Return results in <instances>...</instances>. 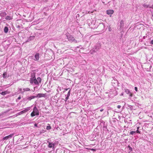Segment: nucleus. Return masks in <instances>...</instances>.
<instances>
[{
  "mask_svg": "<svg viewBox=\"0 0 153 153\" xmlns=\"http://www.w3.org/2000/svg\"><path fill=\"white\" fill-rule=\"evenodd\" d=\"M33 78H31L30 79V82L31 84H32L33 83Z\"/></svg>",
  "mask_w": 153,
  "mask_h": 153,
  "instance_id": "nucleus-19",
  "label": "nucleus"
},
{
  "mask_svg": "<svg viewBox=\"0 0 153 153\" xmlns=\"http://www.w3.org/2000/svg\"><path fill=\"white\" fill-rule=\"evenodd\" d=\"M71 90H70L68 93L67 96H70V95Z\"/></svg>",
  "mask_w": 153,
  "mask_h": 153,
  "instance_id": "nucleus-22",
  "label": "nucleus"
},
{
  "mask_svg": "<svg viewBox=\"0 0 153 153\" xmlns=\"http://www.w3.org/2000/svg\"><path fill=\"white\" fill-rule=\"evenodd\" d=\"M67 38L69 41H74L75 40L74 38L71 35L67 36Z\"/></svg>",
  "mask_w": 153,
  "mask_h": 153,
  "instance_id": "nucleus-5",
  "label": "nucleus"
},
{
  "mask_svg": "<svg viewBox=\"0 0 153 153\" xmlns=\"http://www.w3.org/2000/svg\"><path fill=\"white\" fill-rule=\"evenodd\" d=\"M125 91L127 93V94H129L130 93L129 90L128 89H125Z\"/></svg>",
  "mask_w": 153,
  "mask_h": 153,
  "instance_id": "nucleus-18",
  "label": "nucleus"
},
{
  "mask_svg": "<svg viewBox=\"0 0 153 153\" xmlns=\"http://www.w3.org/2000/svg\"><path fill=\"white\" fill-rule=\"evenodd\" d=\"M91 150L92 151H95V149H91Z\"/></svg>",
  "mask_w": 153,
  "mask_h": 153,
  "instance_id": "nucleus-33",
  "label": "nucleus"
},
{
  "mask_svg": "<svg viewBox=\"0 0 153 153\" xmlns=\"http://www.w3.org/2000/svg\"><path fill=\"white\" fill-rule=\"evenodd\" d=\"M46 128L47 130H50L51 129V127L50 126H48Z\"/></svg>",
  "mask_w": 153,
  "mask_h": 153,
  "instance_id": "nucleus-21",
  "label": "nucleus"
},
{
  "mask_svg": "<svg viewBox=\"0 0 153 153\" xmlns=\"http://www.w3.org/2000/svg\"><path fill=\"white\" fill-rule=\"evenodd\" d=\"M23 90L24 91H29L30 90V89L28 88H24L23 89Z\"/></svg>",
  "mask_w": 153,
  "mask_h": 153,
  "instance_id": "nucleus-17",
  "label": "nucleus"
},
{
  "mask_svg": "<svg viewBox=\"0 0 153 153\" xmlns=\"http://www.w3.org/2000/svg\"><path fill=\"white\" fill-rule=\"evenodd\" d=\"M33 82L36 85H38V83L36 79H33Z\"/></svg>",
  "mask_w": 153,
  "mask_h": 153,
  "instance_id": "nucleus-13",
  "label": "nucleus"
},
{
  "mask_svg": "<svg viewBox=\"0 0 153 153\" xmlns=\"http://www.w3.org/2000/svg\"><path fill=\"white\" fill-rule=\"evenodd\" d=\"M103 109H101L100 110V111L101 112H102V111H103Z\"/></svg>",
  "mask_w": 153,
  "mask_h": 153,
  "instance_id": "nucleus-31",
  "label": "nucleus"
},
{
  "mask_svg": "<svg viewBox=\"0 0 153 153\" xmlns=\"http://www.w3.org/2000/svg\"><path fill=\"white\" fill-rule=\"evenodd\" d=\"M34 126L36 127H37V124L36 123H35L34 124Z\"/></svg>",
  "mask_w": 153,
  "mask_h": 153,
  "instance_id": "nucleus-30",
  "label": "nucleus"
},
{
  "mask_svg": "<svg viewBox=\"0 0 153 153\" xmlns=\"http://www.w3.org/2000/svg\"><path fill=\"white\" fill-rule=\"evenodd\" d=\"M37 80L38 83H41V79L40 77H38L37 78Z\"/></svg>",
  "mask_w": 153,
  "mask_h": 153,
  "instance_id": "nucleus-16",
  "label": "nucleus"
},
{
  "mask_svg": "<svg viewBox=\"0 0 153 153\" xmlns=\"http://www.w3.org/2000/svg\"><path fill=\"white\" fill-rule=\"evenodd\" d=\"M35 59H34L35 61H37L39 60V53H36L35 55Z\"/></svg>",
  "mask_w": 153,
  "mask_h": 153,
  "instance_id": "nucleus-3",
  "label": "nucleus"
},
{
  "mask_svg": "<svg viewBox=\"0 0 153 153\" xmlns=\"http://www.w3.org/2000/svg\"><path fill=\"white\" fill-rule=\"evenodd\" d=\"M45 96V94H38L36 96V97H44Z\"/></svg>",
  "mask_w": 153,
  "mask_h": 153,
  "instance_id": "nucleus-7",
  "label": "nucleus"
},
{
  "mask_svg": "<svg viewBox=\"0 0 153 153\" xmlns=\"http://www.w3.org/2000/svg\"><path fill=\"white\" fill-rule=\"evenodd\" d=\"M22 138H23V137L22 136Z\"/></svg>",
  "mask_w": 153,
  "mask_h": 153,
  "instance_id": "nucleus-37",
  "label": "nucleus"
},
{
  "mask_svg": "<svg viewBox=\"0 0 153 153\" xmlns=\"http://www.w3.org/2000/svg\"><path fill=\"white\" fill-rule=\"evenodd\" d=\"M31 78H33V79H35L36 78V77H35V73H33L31 74Z\"/></svg>",
  "mask_w": 153,
  "mask_h": 153,
  "instance_id": "nucleus-15",
  "label": "nucleus"
},
{
  "mask_svg": "<svg viewBox=\"0 0 153 153\" xmlns=\"http://www.w3.org/2000/svg\"><path fill=\"white\" fill-rule=\"evenodd\" d=\"M139 128V127H137V130H138Z\"/></svg>",
  "mask_w": 153,
  "mask_h": 153,
  "instance_id": "nucleus-34",
  "label": "nucleus"
},
{
  "mask_svg": "<svg viewBox=\"0 0 153 153\" xmlns=\"http://www.w3.org/2000/svg\"><path fill=\"white\" fill-rule=\"evenodd\" d=\"M39 115V112L36 107L35 106L34 107L33 109V111L31 114V116L33 117L36 115Z\"/></svg>",
  "mask_w": 153,
  "mask_h": 153,
  "instance_id": "nucleus-1",
  "label": "nucleus"
},
{
  "mask_svg": "<svg viewBox=\"0 0 153 153\" xmlns=\"http://www.w3.org/2000/svg\"><path fill=\"white\" fill-rule=\"evenodd\" d=\"M21 97H18V100H20V99H21Z\"/></svg>",
  "mask_w": 153,
  "mask_h": 153,
  "instance_id": "nucleus-32",
  "label": "nucleus"
},
{
  "mask_svg": "<svg viewBox=\"0 0 153 153\" xmlns=\"http://www.w3.org/2000/svg\"><path fill=\"white\" fill-rule=\"evenodd\" d=\"M114 11L113 10H109L106 11L108 15H111L114 13Z\"/></svg>",
  "mask_w": 153,
  "mask_h": 153,
  "instance_id": "nucleus-4",
  "label": "nucleus"
},
{
  "mask_svg": "<svg viewBox=\"0 0 153 153\" xmlns=\"http://www.w3.org/2000/svg\"><path fill=\"white\" fill-rule=\"evenodd\" d=\"M14 135V134H10L8 136H6L3 138L2 140H8L9 138H11Z\"/></svg>",
  "mask_w": 153,
  "mask_h": 153,
  "instance_id": "nucleus-2",
  "label": "nucleus"
},
{
  "mask_svg": "<svg viewBox=\"0 0 153 153\" xmlns=\"http://www.w3.org/2000/svg\"><path fill=\"white\" fill-rule=\"evenodd\" d=\"M136 132L135 131H132L130 132V134L133 135L134 133Z\"/></svg>",
  "mask_w": 153,
  "mask_h": 153,
  "instance_id": "nucleus-20",
  "label": "nucleus"
},
{
  "mask_svg": "<svg viewBox=\"0 0 153 153\" xmlns=\"http://www.w3.org/2000/svg\"><path fill=\"white\" fill-rule=\"evenodd\" d=\"M13 19V17L12 16H6L5 17V19L6 20H10L12 19Z\"/></svg>",
  "mask_w": 153,
  "mask_h": 153,
  "instance_id": "nucleus-9",
  "label": "nucleus"
},
{
  "mask_svg": "<svg viewBox=\"0 0 153 153\" xmlns=\"http://www.w3.org/2000/svg\"><path fill=\"white\" fill-rule=\"evenodd\" d=\"M35 98H36V96H32L30 97H28L27 98V99L29 100H30L32 99H34Z\"/></svg>",
  "mask_w": 153,
  "mask_h": 153,
  "instance_id": "nucleus-11",
  "label": "nucleus"
},
{
  "mask_svg": "<svg viewBox=\"0 0 153 153\" xmlns=\"http://www.w3.org/2000/svg\"><path fill=\"white\" fill-rule=\"evenodd\" d=\"M7 72H4L3 74V77L4 79H6L7 78Z\"/></svg>",
  "mask_w": 153,
  "mask_h": 153,
  "instance_id": "nucleus-12",
  "label": "nucleus"
},
{
  "mask_svg": "<svg viewBox=\"0 0 153 153\" xmlns=\"http://www.w3.org/2000/svg\"><path fill=\"white\" fill-rule=\"evenodd\" d=\"M121 107V106L120 105H118L117 106V108L119 109V108H120Z\"/></svg>",
  "mask_w": 153,
  "mask_h": 153,
  "instance_id": "nucleus-27",
  "label": "nucleus"
},
{
  "mask_svg": "<svg viewBox=\"0 0 153 153\" xmlns=\"http://www.w3.org/2000/svg\"><path fill=\"white\" fill-rule=\"evenodd\" d=\"M134 89L137 92V87H135Z\"/></svg>",
  "mask_w": 153,
  "mask_h": 153,
  "instance_id": "nucleus-26",
  "label": "nucleus"
},
{
  "mask_svg": "<svg viewBox=\"0 0 153 153\" xmlns=\"http://www.w3.org/2000/svg\"><path fill=\"white\" fill-rule=\"evenodd\" d=\"M121 95H123V94H122Z\"/></svg>",
  "mask_w": 153,
  "mask_h": 153,
  "instance_id": "nucleus-36",
  "label": "nucleus"
},
{
  "mask_svg": "<svg viewBox=\"0 0 153 153\" xmlns=\"http://www.w3.org/2000/svg\"><path fill=\"white\" fill-rule=\"evenodd\" d=\"M48 142L49 143V144H48V147L51 148L54 146V145L53 144L51 143L49 141Z\"/></svg>",
  "mask_w": 153,
  "mask_h": 153,
  "instance_id": "nucleus-8",
  "label": "nucleus"
},
{
  "mask_svg": "<svg viewBox=\"0 0 153 153\" xmlns=\"http://www.w3.org/2000/svg\"><path fill=\"white\" fill-rule=\"evenodd\" d=\"M29 110V109H28V108H26V109H25L22 111H22V113H25L27 112L28 110Z\"/></svg>",
  "mask_w": 153,
  "mask_h": 153,
  "instance_id": "nucleus-14",
  "label": "nucleus"
},
{
  "mask_svg": "<svg viewBox=\"0 0 153 153\" xmlns=\"http://www.w3.org/2000/svg\"><path fill=\"white\" fill-rule=\"evenodd\" d=\"M22 114V111H20V112H19V115H20V114Z\"/></svg>",
  "mask_w": 153,
  "mask_h": 153,
  "instance_id": "nucleus-29",
  "label": "nucleus"
},
{
  "mask_svg": "<svg viewBox=\"0 0 153 153\" xmlns=\"http://www.w3.org/2000/svg\"><path fill=\"white\" fill-rule=\"evenodd\" d=\"M69 96H67L66 97L65 99V101H66L68 99L69 97Z\"/></svg>",
  "mask_w": 153,
  "mask_h": 153,
  "instance_id": "nucleus-23",
  "label": "nucleus"
},
{
  "mask_svg": "<svg viewBox=\"0 0 153 153\" xmlns=\"http://www.w3.org/2000/svg\"><path fill=\"white\" fill-rule=\"evenodd\" d=\"M8 29L7 27H5L4 29V31L5 33H7L8 32Z\"/></svg>",
  "mask_w": 153,
  "mask_h": 153,
  "instance_id": "nucleus-10",
  "label": "nucleus"
},
{
  "mask_svg": "<svg viewBox=\"0 0 153 153\" xmlns=\"http://www.w3.org/2000/svg\"><path fill=\"white\" fill-rule=\"evenodd\" d=\"M151 44L153 45V40H152L151 41Z\"/></svg>",
  "mask_w": 153,
  "mask_h": 153,
  "instance_id": "nucleus-28",
  "label": "nucleus"
},
{
  "mask_svg": "<svg viewBox=\"0 0 153 153\" xmlns=\"http://www.w3.org/2000/svg\"><path fill=\"white\" fill-rule=\"evenodd\" d=\"M69 88H66V89H65V90L66 91H67L68 90V89Z\"/></svg>",
  "mask_w": 153,
  "mask_h": 153,
  "instance_id": "nucleus-35",
  "label": "nucleus"
},
{
  "mask_svg": "<svg viewBox=\"0 0 153 153\" xmlns=\"http://www.w3.org/2000/svg\"><path fill=\"white\" fill-rule=\"evenodd\" d=\"M129 96L131 97H132L133 96V94L131 93H129Z\"/></svg>",
  "mask_w": 153,
  "mask_h": 153,
  "instance_id": "nucleus-25",
  "label": "nucleus"
},
{
  "mask_svg": "<svg viewBox=\"0 0 153 153\" xmlns=\"http://www.w3.org/2000/svg\"><path fill=\"white\" fill-rule=\"evenodd\" d=\"M10 93V92L7 91H4L0 93V94L2 95H5L6 94H9Z\"/></svg>",
  "mask_w": 153,
  "mask_h": 153,
  "instance_id": "nucleus-6",
  "label": "nucleus"
},
{
  "mask_svg": "<svg viewBox=\"0 0 153 153\" xmlns=\"http://www.w3.org/2000/svg\"><path fill=\"white\" fill-rule=\"evenodd\" d=\"M136 132L137 133H138V134L140 133V132L138 130H137L136 131Z\"/></svg>",
  "mask_w": 153,
  "mask_h": 153,
  "instance_id": "nucleus-24",
  "label": "nucleus"
}]
</instances>
